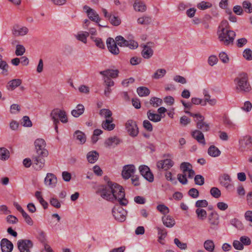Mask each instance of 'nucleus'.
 <instances>
[{
	"label": "nucleus",
	"mask_w": 252,
	"mask_h": 252,
	"mask_svg": "<svg viewBox=\"0 0 252 252\" xmlns=\"http://www.w3.org/2000/svg\"><path fill=\"white\" fill-rule=\"evenodd\" d=\"M99 73L104 77L116 78L118 76L119 71L117 69H106L100 71Z\"/></svg>",
	"instance_id": "25"
},
{
	"label": "nucleus",
	"mask_w": 252,
	"mask_h": 252,
	"mask_svg": "<svg viewBox=\"0 0 252 252\" xmlns=\"http://www.w3.org/2000/svg\"><path fill=\"white\" fill-rule=\"evenodd\" d=\"M115 125L113 123V119H106L102 121L101 124L102 127L107 131L113 130L115 127Z\"/></svg>",
	"instance_id": "26"
},
{
	"label": "nucleus",
	"mask_w": 252,
	"mask_h": 252,
	"mask_svg": "<svg viewBox=\"0 0 252 252\" xmlns=\"http://www.w3.org/2000/svg\"><path fill=\"white\" fill-rule=\"evenodd\" d=\"M99 115L105 118L106 119H108L112 118V113L108 109H102L99 111Z\"/></svg>",
	"instance_id": "45"
},
{
	"label": "nucleus",
	"mask_w": 252,
	"mask_h": 252,
	"mask_svg": "<svg viewBox=\"0 0 252 252\" xmlns=\"http://www.w3.org/2000/svg\"><path fill=\"white\" fill-rule=\"evenodd\" d=\"M139 170L143 177L150 171L149 167L145 165H140L139 167Z\"/></svg>",
	"instance_id": "62"
},
{
	"label": "nucleus",
	"mask_w": 252,
	"mask_h": 252,
	"mask_svg": "<svg viewBox=\"0 0 252 252\" xmlns=\"http://www.w3.org/2000/svg\"><path fill=\"white\" fill-rule=\"evenodd\" d=\"M109 21L111 24L114 26H118L121 23V20L120 18L118 16L115 15L111 16Z\"/></svg>",
	"instance_id": "52"
},
{
	"label": "nucleus",
	"mask_w": 252,
	"mask_h": 252,
	"mask_svg": "<svg viewBox=\"0 0 252 252\" xmlns=\"http://www.w3.org/2000/svg\"><path fill=\"white\" fill-rule=\"evenodd\" d=\"M252 144V138L250 136L243 137L239 140L240 148L242 151L249 149Z\"/></svg>",
	"instance_id": "18"
},
{
	"label": "nucleus",
	"mask_w": 252,
	"mask_h": 252,
	"mask_svg": "<svg viewBox=\"0 0 252 252\" xmlns=\"http://www.w3.org/2000/svg\"><path fill=\"white\" fill-rule=\"evenodd\" d=\"M203 94L204 96V99L203 100V103H202V106H205L207 102H208L211 106H214L216 104V99L211 98V96L207 90H204L203 91Z\"/></svg>",
	"instance_id": "22"
},
{
	"label": "nucleus",
	"mask_w": 252,
	"mask_h": 252,
	"mask_svg": "<svg viewBox=\"0 0 252 252\" xmlns=\"http://www.w3.org/2000/svg\"><path fill=\"white\" fill-rule=\"evenodd\" d=\"M243 57L248 61L252 60V51L249 48H247L243 52Z\"/></svg>",
	"instance_id": "58"
},
{
	"label": "nucleus",
	"mask_w": 252,
	"mask_h": 252,
	"mask_svg": "<svg viewBox=\"0 0 252 252\" xmlns=\"http://www.w3.org/2000/svg\"><path fill=\"white\" fill-rule=\"evenodd\" d=\"M112 214L116 220L122 222L126 220L127 212L120 205H116L112 209Z\"/></svg>",
	"instance_id": "7"
},
{
	"label": "nucleus",
	"mask_w": 252,
	"mask_h": 252,
	"mask_svg": "<svg viewBox=\"0 0 252 252\" xmlns=\"http://www.w3.org/2000/svg\"><path fill=\"white\" fill-rule=\"evenodd\" d=\"M163 224L167 227L172 228L175 224L174 219L170 215H165L162 217Z\"/></svg>",
	"instance_id": "24"
},
{
	"label": "nucleus",
	"mask_w": 252,
	"mask_h": 252,
	"mask_svg": "<svg viewBox=\"0 0 252 252\" xmlns=\"http://www.w3.org/2000/svg\"><path fill=\"white\" fill-rule=\"evenodd\" d=\"M150 103L153 107H158L161 105L162 100L160 98L156 97H153L151 98Z\"/></svg>",
	"instance_id": "48"
},
{
	"label": "nucleus",
	"mask_w": 252,
	"mask_h": 252,
	"mask_svg": "<svg viewBox=\"0 0 252 252\" xmlns=\"http://www.w3.org/2000/svg\"><path fill=\"white\" fill-rule=\"evenodd\" d=\"M151 43L148 42L146 45H144L143 47V50L141 52L142 56L146 59H149L153 56L154 51L151 48L149 44Z\"/></svg>",
	"instance_id": "19"
},
{
	"label": "nucleus",
	"mask_w": 252,
	"mask_h": 252,
	"mask_svg": "<svg viewBox=\"0 0 252 252\" xmlns=\"http://www.w3.org/2000/svg\"><path fill=\"white\" fill-rule=\"evenodd\" d=\"M124 47H127L130 49H135L138 47V43L133 40H126L124 39Z\"/></svg>",
	"instance_id": "39"
},
{
	"label": "nucleus",
	"mask_w": 252,
	"mask_h": 252,
	"mask_svg": "<svg viewBox=\"0 0 252 252\" xmlns=\"http://www.w3.org/2000/svg\"><path fill=\"white\" fill-rule=\"evenodd\" d=\"M219 58L224 63H227L229 61L228 56L224 52H221L219 54Z\"/></svg>",
	"instance_id": "56"
},
{
	"label": "nucleus",
	"mask_w": 252,
	"mask_h": 252,
	"mask_svg": "<svg viewBox=\"0 0 252 252\" xmlns=\"http://www.w3.org/2000/svg\"><path fill=\"white\" fill-rule=\"evenodd\" d=\"M211 195L215 198H219L221 195L220 190L216 187H213L210 189Z\"/></svg>",
	"instance_id": "51"
},
{
	"label": "nucleus",
	"mask_w": 252,
	"mask_h": 252,
	"mask_svg": "<svg viewBox=\"0 0 252 252\" xmlns=\"http://www.w3.org/2000/svg\"><path fill=\"white\" fill-rule=\"evenodd\" d=\"M174 162L171 158L160 160L157 162V168L160 170H167L173 166Z\"/></svg>",
	"instance_id": "12"
},
{
	"label": "nucleus",
	"mask_w": 252,
	"mask_h": 252,
	"mask_svg": "<svg viewBox=\"0 0 252 252\" xmlns=\"http://www.w3.org/2000/svg\"><path fill=\"white\" fill-rule=\"evenodd\" d=\"M2 252H11L13 249L12 242L6 238H3L0 241Z\"/></svg>",
	"instance_id": "16"
},
{
	"label": "nucleus",
	"mask_w": 252,
	"mask_h": 252,
	"mask_svg": "<svg viewBox=\"0 0 252 252\" xmlns=\"http://www.w3.org/2000/svg\"><path fill=\"white\" fill-rule=\"evenodd\" d=\"M22 83V80L20 79H14L7 83L6 87L7 90L12 91L14 90L17 87L20 86Z\"/></svg>",
	"instance_id": "23"
},
{
	"label": "nucleus",
	"mask_w": 252,
	"mask_h": 252,
	"mask_svg": "<svg viewBox=\"0 0 252 252\" xmlns=\"http://www.w3.org/2000/svg\"><path fill=\"white\" fill-rule=\"evenodd\" d=\"M59 121H60L63 123H66L68 122L67 115L65 111L63 110H61L60 114L59 117Z\"/></svg>",
	"instance_id": "54"
},
{
	"label": "nucleus",
	"mask_w": 252,
	"mask_h": 252,
	"mask_svg": "<svg viewBox=\"0 0 252 252\" xmlns=\"http://www.w3.org/2000/svg\"><path fill=\"white\" fill-rule=\"evenodd\" d=\"M84 10H86L88 18L92 21L98 23L100 21L99 15L93 9L87 5L83 7Z\"/></svg>",
	"instance_id": "14"
},
{
	"label": "nucleus",
	"mask_w": 252,
	"mask_h": 252,
	"mask_svg": "<svg viewBox=\"0 0 252 252\" xmlns=\"http://www.w3.org/2000/svg\"><path fill=\"white\" fill-rule=\"evenodd\" d=\"M57 183V178L53 173H48L44 179V183L46 186L50 188H54Z\"/></svg>",
	"instance_id": "15"
},
{
	"label": "nucleus",
	"mask_w": 252,
	"mask_h": 252,
	"mask_svg": "<svg viewBox=\"0 0 252 252\" xmlns=\"http://www.w3.org/2000/svg\"><path fill=\"white\" fill-rule=\"evenodd\" d=\"M8 65L4 61H0V69L2 70L1 74L4 75L8 74Z\"/></svg>",
	"instance_id": "46"
},
{
	"label": "nucleus",
	"mask_w": 252,
	"mask_h": 252,
	"mask_svg": "<svg viewBox=\"0 0 252 252\" xmlns=\"http://www.w3.org/2000/svg\"><path fill=\"white\" fill-rule=\"evenodd\" d=\"M190 122V120L186 116H183L180 118V124L184 126H187Z\"/></svg>",
	"instance_id": "63"
},
{
	"label": "nucleus",
	"mask_w": 252,
	"mask_h": 252,
	"mask_svg": "<svg viewBox=\"0 0 252 252\" xmlns=\"http://www.w3.org/2000/svg\"><path fill=\"white\" fill-rule=\"evenodd\" d=\"M151 21V18L149 16H143L137 19V23L140 25H148Z\"/></svg>",
	"instance_id": "49"
},
{
	"label": "nucleus",
	"mask_w": 252,
	"mask_h": 252,
	"mask_svg": "<svg viewBox=\"0 0 252 252\" xmlns=\"http://www.w3.org/2000/svg\"><path fill=\"white\" fill-rule=\"evenodd\" d=\"M243 7L245 9L246 12L249 13L252 12V5L249 1H244L243 2Z\"/></svg>",
	"instance_id": "59"
},
{
	"label": "nucleus",
	"mask_w": 252,
	"mask_h": 252,
	"mask_svg": "<svg viewBox=\"0 0 252 252\" xmlns=\"http://www.w3.org/2000/svg\"><path fill=\"white\" fill-rule=\"evenodd\" d=\"M166 71L165 69H158L153 75L152 78L155 79H158L162 78L166 74Z\"/></svg>",
	"instance_id": "43"
},
{
	"label": "nucleus",
	"mask_w": 252,
	"mask_h": 252,
	"mask_svg": "<svg viewBox=\"0 0 252 252\" xmlns=\"http://www.w3.org/2000/svg\"><path fill=\"white\" fill-rule=\"evenodd\" d=\"M218 35L219 41L224 45L228 46L233 45L236 33L230 30L218 33Z\"/></svg>",
	"instance_id": "4"
},
{
	"label": "nucleus",
	"mask_w": 252,
	"mask_h": 252,
	"mask_svg": "<svg viewBox=\"0 0 252 252\" xmlns=\"http://www.w3.org/2000/svg\"><path fill=\"white\" fill-rule=\"evenodd\" d=\"M99 154L96 151H90L87 155V160L90 163H95L97 160Z\"/></svg>",
	"instance_id": "27"
},
{
	"label": "nucleus",
	"mask_w": 252,
	"mask_h": 252,
	"mask_svg": "<svg viewBox=\"0 0 252 252\" xmlns=\"http://www.w3.org/2000/svg\"><path fill=\"white\" fill-rule=\"evenodd\" d=\"M157 229L158 231V241L162 245H163L164 243L162 242V241L164 240L167 236V231L164 228L158 227Z\"/></svg>",
	"instance_id": "34"
},
{
	"label": "nucleus",
	"mask_w": 252,
	"mask_h": 252,
	"mask_svg": "<svg viewBox=\"0 0 252 252\" xmlns=\"http://www.w3.org/2000/svg\"><path fill=\"white\" fill-rule=\"evenodd\" d=\"M89 35V33L88 32H85L78 33L75 35V37L78 40L81 41L84 43H86L87 38Z\"/></svg>",
	"instance_id": "42"
},
{
	"label": "nucleus",
	"mask_w": 252,
	"mask_h": 252,
	"mask_svg": "<svg viewBox=\"0 0 252 252\" xmlns=\"http://www.w3.org/2000/svg\"><path fill=\"white\" fill-rule=\"evenodd\" d=\"M219 216L216 212H212L208 216V221L212 226V228H215L219 223Z\"/></svg>",
	"instance_id": "21"
},
{
	"label": "nucleus",
	"mask_w": 252,
	"mask_h": 252,
	"mask_svg": "<svg viewBox=\"0 0 252 252\" xmlns=\"http://www.w3.org/2000/svg\"><path fill=\"white\" fill-rule=\"evenodd\" d=\"M211 6L212 4L210 2L204 1L199 3L197 5V7L201 10L206 9L208 8L211 7Z\"/></svg>",
	"instance_id": "57"
},
{
	"label": "nucleus",
	"mask_w": 252,
	"mask_h": 252,
	"mask_svg": "<svg viewBox=\"0 0 252 252\" xmlns=\"http://www.w3.org/2000/svg\"><path fill=\"white\" fill-rule=\"evenodd\" d=\"M84 107L82 104H79L77 105L75 109L71 111V115L77 118L81 115L84 112Z\"/></svg>",
	"instance_id": "31"
},
{
	"label": "nucleus",
	"mask_w": 252,
	"mask_h": 252,
	"mask_svg": "<svg viewBox=\"0 0 252 252\" xmlns=\"http://www.w3.org/2000/svg\"><path fill=\"white\" fill-rule=\"evenodd\" d=\"M147 115L149 120L153 122H158L161 119V115L159 114L154 113L152 112L151 110L148 111Z\"/></svg>",
	"instance_id": "33"
},
{
	"label": "nucleus",
	"mask_w": 252,
	"mask_h": 252,
	"mask_svg": "<svg viewBox=\"0 0 252 252\" xmlns=\"http://www.w3.org/2000/svg\"><path fill=\"white\" fill-rule=\"evenodd\" d=\"M188 175L185 174H178L177 175V178L180 183L183 185H186L188 183V180L187 177Z\"/></svg>",
	"instance_id": "55"
},
{
	"label": "nucleus",
	"mask_w": 252,
	"mask_h": 252,
	"mask_svg": "<svg viewBox=\"0 0 252 252\" xmlns=\"http://www.w3.org/2000/svg\"><path fill=\"white\" fill-rule=\"evenodd\" d=\"M157 209L164 216L169 213V209L164 204H159L157 206Z\"/></svg>",
	"instance_id": "50"
},
{
	"label": "nucleus",
	"mask_w": 252,
	"mask_h": 252,
	"mask_svg": "<svg viewBox=\"0 0 252 252\" xmlns=\"http://www.w3.org/2000/svg\"><path fill=\"white\" fill-rule=\"evenodd\" d=\"M230 223L231 225L239 229H242L243 228V225L242 222L237 219H233L231 220Z\"/></svg>",
	"instance_id": "53"
},
{
	"label": "nucleus",
	"mask_w": 252,
	"mask_h": 252,
	"mask_svg": "<svg viewBox=\"0 0 252 252\" xmlns=\"http://www.w3.org/2000/svg\"><path fill=\"white\" fill-rule=\"evenodd\" d=\"M192 137L195 139L199 143L203 145H205L206 142L203 133L199 130H194L191 132Z\"/></svg>",
	"instance_id": "20"
},
{
	"label": "nucleus",
	"mask_w": 252,
	"mask_h": 252,
	"mask_svg": "<svg viewBox=\"0 0 252 252\" xmlns=\"http://www.w3.org/2000/svg\"><path fill=\"white\" fill-rule=\"evenodd\" d=\"M122 138L118 136H110L105 139L104 144L107 148H115L123 143Z\"/></svg>",
	"instance_id": "9"
},
{
	"label": "nucleus",
	"mask_w": 252,
	"mask_h": 252,
	"mask_svg": "<svg viewBox=\"0 0 252 252\" xmlns=\"http://www.w3.org/2000/svg\"><path fill=\"white\" fill-rule=\"evenodd\" d=\"M194 182L196 185L202 186L204 184V178L201 175H197L194 177Z\"/></svg>",
	"instance_id": "60"
},
{
	"label": "nucleus",
	"mask_w": 252,
	"mask_h": 252,
	"mask_svg": "<svg viewBox=\"0 0 252 252\" xmlns=\"http://www.w3.org/2000/svg\"><path fill=\"white\" fill-rule=\"evenodd\" d=\"M180 167L183 173L188 175V177L189 178H192L195 175V172L192 169V166L189 162H182L180 164Z\"/></svg>",
	"instance_id": "11"
},
{
	"label": "nucleus",
	"mask_w": 252,
	"mask_h": 252,
	"mask_svg": "<svg viewBox=\"0 0 252 252\" xmlns=\"http://www.w3.org/2000/svg\"><path fill=\"white\" fill-rule=\"evenodd\" d=\"M203 246L205 249L209 252H213L215 250V244L212 240L205 241Z\"/></svg>",
	"instance_id": "37"
},
{
	"label": "nucleus",
	"mask_w": 252,
	"mask_h": 252,
	"mask_svg": "<svg viewBox=\"0 0 252 252\" xmlns=\"http://www.w3.org/2000/svg\"><path fill=\"white\" fill-rule=\"evenodd\" d=\"M101 196L112 202L117 200L122 206H126L128 203L127 200L125 198L124 189L116 183L108 182L107 186L102 189Z\"/></svg>",
	"instance_id": "1"
},
{
	"label": "nucleus",
	"mask_w": 252,
	"mask_h": 252,
	"mask_svg": "<svg viewBox=\"0 0 252 252\" xmlns=\"http://www.w3.org/2000/svg\"><path fill=\"white\" fill-rule=\"evenodd\" d=\"M230 31L229 29V25L227 20H223L219 27L217 33L224 32V31Z\"/></svg>",
	"instance_id": "41"
},
{
	"label": "nucleus",
	"mask_w": 252,
	"mask_h": 252,
	"mask_svg": "<svg viewBox=\"0 0 252 252\" xmlns=\"http://www.w3.org/2000/svg\"><path fill=\"white\" fill-rule=\"evenodd\" d=\"M208 155L212 157H218L220 154V151L215 146L212 145L208 149Z\"/></svg>",
	"instance_id": "32"
},
{
	"label": "nucleus",
	"mask_w": 252,
	"mask_h": 252,
	"mask_svg": "<svg viewBox=\"0 0 252 252\" xmlns=\"http://www.w3.org/2000/svg\"><path fill=\"white\" fill-rule=\"evenodd\" d=\"M133 8L136 11L143 12L146 10V5L140 0H136L133 4Z\"/></svg>",
	"instance_id": "29"
},
{
	"label": "nucleus",
	"mask_w": 252,
	"mask_h": 252,
	"mask_svg": "<svg viewBox=\"0 0 252 252\" xmlns=\"http://www.w3.org/2000/svg\"><path fill=\"white\" fill-rule=\"evenodd\" d=\"M135 171L136 169L134 165H126L123 168L122 176L124 179L127 180L132 176L134 174Z\"/></svg>",
	"instance_id": "10"
},
{
	"label": "nucleus",
	"mask_w": 252,
	"mask_h": 252,
	"mask_svg": "<svg viewBox=\"0 0 252 252\" xmlns=\"http://www.w3.org/2000/svg\"><path fill=\"white\" fill-rule=\"evenodd\" d=\"M195 213L197 215V218L199 220H204L207 217L206 211L202 208H197L195 210Z\"/></svg>",
	"instance_id": "38"
},
{
	"label": "nucleus",
	"mask_w": 252,
	"mask_h": 252,
	"mask_svg": "<svg viewBox=\"0 0 252 252\" xmlns=\"http://www.w3.org/2000/svg\"><path fill=\"white\" fill-rule=\"evenodd\" d=\"M7 223L9 224H16L18 221V219L13 215H8L6 218Z\"/></svg>",
	"instance_id": "64"
},
{
	"label": "nucleus",
	"mask_w": 252,
	"mask_h": 252,
	"mask_svg": "<svg viewBox=\"0 0 252 252\" xmlns=\"http://www.w3.org/2000/svg\"><path fill=\"white\" fill-rule=\"evenodd\" d=\"M37 155L32 157L33 167L36 170L42 169L45 163L44 157L48 155V151L45 149L46 143L43 139H37L34 142Z\"/></svg>",
	"instance_id": "2"
},
{
	"label": "nucleus",
	"mask_w": 252,
	"mask_h": 252,
	"mask_svg": "<svg viewBox=\"0 0 252 252\" xmlns=\"http://www.w3.org/2000/svg\"><path fill=\"white\" fill-rule=\"evenodd\" d=\"M137 93L141 97L147 96L149 95L150 91L146 87H139L137 89Z\"/></svg>",
	"instance_id": "40"
},
{
	"label": "nucleus",
	"mask_w": 252,
	"mask_h": 252,
	"mask_svg": "<svg viewBox=\"0 0 252 252\" xmlns=\"http://www.w3.org/2000/svg\"><path fill=\"white\" fill-rule=\"evenodd\" d=\"M61 109L59 108H55L51 111L50 116L53 122L60 123L59 117L60 114Z\"/></svg>",
	"instance_id": "35"
},
{
	"label": "nucleus",
	"mask_w": 252,
	"mask_h": 252,
	"mask_svg": "<svg viewBox=\"0 0 252 252\" xmlns=\"http://www.w3.org/2000/svg\"><path fill=\"white\" fill-rule=\"evenodd\" d=\"M125 128L128 134L132 137H136L139 133V129L136 121L128 120L125 124Z\"/></svg>",
	"instance_id": "6"
},
{
	"label": "nucleus",
	"mask_w": 252,
	"mask_h": 252,
	"mask_svg": "<svg viewBox=\"0 0 252 252\" xmlns=\"http://www.w3.org/2000/svg\"><path fill=\"white\" fill-rule=\"evenodd\" d=\"M33 242L29 239H20L17 242V247L20 252H31Z\"/></svg>",
	"instance_id": "8"
},
{
	"label": "nucleus",
	"mask_w": 252,
	"mask_h": 252,
	"mask_svg": "<svg viewBox=\"0 0 252 252\" xmlns=\"http://www.w3.org/2000/svg\"><path fill=\"white\" fill-rule=\"evenodd\" d=\"M188 194L193 198H197L199 196V191L195 188H191L189 190Z\"/></svg>",
	"instance_id": "61"
},
{
	"label": "nucleus",
	"mask_w": 252,
	"mask_h": 252,
	"mask_svg": "<svg viewBox=\"0 0 252 252\" xmlns=\"http://www.w3.org/2000/svg\"><path fill=\"white\" fill-rule=\"evenodd\" d=\"M106 44L109 51L112 54L117 55L120 53V50L118 47L116 40H114L113 38L109 37L106 41Z\"/></svg>",
	"instance_id": "13"
},
{
	"label": "nucleus",
	"mask_w": 252,
	"mask_h": 252,
	"mask_svg": "<svg viewBox=\"0 0 252 252\" xmlns=\"http://www.w3.org/2000/svg\"><path fill=\"white\" fill-rule=\"evenodd\" d=\"M235 85V90L237 93L247 94L249 93L252 87L248 81V77L247 74L243 73L240 74L234 80Z\"/></svg>",
	"instance_id": "3"
},
{
	"label": "nucleus",
	"mask_w": 252,
	"mask_h": 252,
	"mask_svg": "<svg viewBox=\"0 0 252 252\" xmlns=\"http://www.w3.org/2000/svg\"><path fill=\"white\" fill-rule=\"evenodd\" d=\"M73 137L75 139L78 141L81 144L85 143L86 137L84 132L80 130H76L74 132Z\"/></svg>",
	"instance_id": "28"
},
{
	"label": "nucleus",
	"mask_w": 252,
	"mask_h": 252,
	"mask_svg": "<svg viewBox=\"0 0 252 252\" xmlns=\"http://www.w3.org/2000/svg\"><path fill=\"white\" fill-rule=\"evenodd\" d=\"M223 123L225 126L229 128L235 129L236 126L229 118L226 116L223 118Z\"/></svg>",
	"instance_id": "44"
},
{
	"label": "nucleus",
	"mask_w": 252,
	"mask_h": 252,
	"mask_svg": "<svg viewBox=\"0 0 252 252\" xmlns=\"http://www.w3.org/2000/svg\"><path fill=\"white\" fill-rule=\"evenodd\" d=\"M10 157V152L8 149L5 147L0 148V159L5 161L8 159Z\"/></svg>",
	"instance_id": "36"
},
{
	"label": "nucleus",
	"mask_w": 252,
	"mask_h": 252,
	"mask_svg": "<svg viewBox=\"0 0 252 252\" xmlns=\"http://www.w3.org/2000/svg\"><path fill=\"white\" fill-rule=\"evenodd\" d=\"M220 184L225 187L228 188L230 186L231 178L229 175L225 174L220 179Z\"/></svg>",
	"instance_id": "30"
},
{
	"label": "nucleus",
	"mask_w": 252,
	"mask_h": 252,
	"mask_svg": "<svg viewBox=\"0 0 252 252\" xmlns=\"http://www.w3.org/2000/svg\"><path fill=\"white\" fill-rule=\"evenodd\" d=\"M29 29L26 27L15 25L12 29V33L15 36H24L28 33Z\"/></svg>",
	"instance_id": "17"
},
{
	"label": "nucleus",
	"mask_w": 252,
	"mask_h": 252,
	"mask_svg": "<svg viewBox=\"0 0 252 252\" xmlns=\"http://www.w3.org/2000/svg\"><path fill=\"white\" fill-rule=\"evenodd\" d=\"M186 114H189L190 116L196 119V127L203 131H209L210 129V125L204 122L205 118L203 116L199 113H192L188 111H185Z\"/></svg>",
	"instance_id": "5"
},
{
	"label": "nucleus",
	"mask_w": 252,
	"mask_h": 252,
	"mask_svg": "<svg viewBox=\"0 0 252 252\" xmlns=\"http://www.w3.org/2000/svg\"><path fill=\"white\" fill-rule=\"evenodd\" d=\"M26 49L25 47L21 44H17L16 46L15 54L17 56H21L25 53Z\"/></svg>",
	"instance_id": "47"
}]
</instances>
